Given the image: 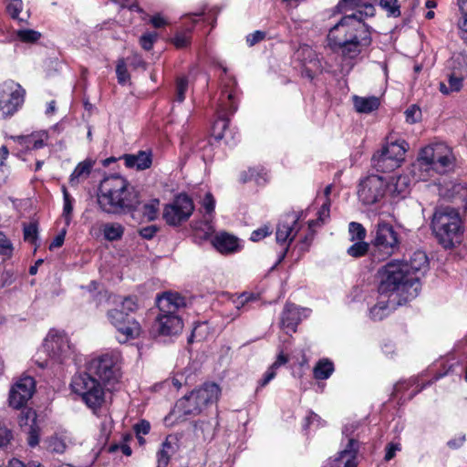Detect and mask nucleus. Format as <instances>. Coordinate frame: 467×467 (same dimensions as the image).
I'll list each match as a JSON object with an SVG mask.
<instances>
[{
	"label": "nucleus",
	"mask_w": 467,
	"mask_h": 467,
	"mask_svg": "<svg viewBox=\"0 0 467 467\" xmlns=\"http://www.w3.org/2000/svg\"><path fill=\"white\" fill-rule=\"evenodd\" d=\"M403 261H390L378 272L379 277V293L381 296L395 297L401 305L420 293V284L418 275H410Z\"/></svg>",
	"instance_id": "obj_1"
},
{
	"label": "nucleus",
	"mask_w": 467,
	"mask_h": 467,
	"mask_svg": "<svg viewBox=\"0 0 467 467\" xmlns=\"http://www.w3.org/2000/svg\"><path fill=\"white\" fill-rule=\"evenodd\" d=\"M98 203L104 213L120 214L135 210L140 200L137 192L125 178L112 175L100 182Z\"/></svg>",
	"instance_id": "obj_2"
},
{
	"label": "nucleus",
	"mask_w": 467,
	"mask_h": 467,
	"mask_svg": "<svg viewBox=\"0 0 467 467\" xmlns=\"http://www.w3.org/2000/svg\"><path fill=\"white\" fill-rule=\"evenodd\" d=\"M455 161L451 147L443 142L430 144L420 150L413 166V172L415 173V170L419 168L427 172L434 171L443 174L453 170Z\"/></svg>",
	"instance_id": "obj_3"
},
{
	"label": "nucleus",
	"mask_w": 467,
	"mask_h": 467,
	"mask_svg": "<svg viewBox=\"0 0 467 467\" xmlns=\"http://www.w3.org/2000/svg\"><path fill=\"white\" fill-rule=\"evenodd\" d=\"M431 227L439 243L446 249L453 247L454 244L460 241L462 221L454 208L437 209L433 214Z\"/></svg>",
	"instance_id": "obj_4"
},
{
	"label": "nucleus",
	"mask_w": 467,
	"mask_h": 467,
	"mask_svg": "<svg viewBox=\"0 0 467 467\" xmlns=\"http://www.w3.org/2000/svg\"><path fill=\"white\" fill-rule=\"evenodd\" d=\"M329 45H342L348 42L363 40V44L370 45L372 42L370 27L358 21L354 16L346 15L336 24L327 35Z\"/></svg>",
	"instance_id": "obj_5"
},
{
	"label": "nucleus",
	"mask_w": 467,
	"mask_h": 467,
	"mask_svg": "<svg viewBox=\"0 0 467 467\" xmlns=\"http://www.w3.org/2000/svg\"><path fill=\"white\" fill-rule=\"evenodd\" d=\"M371 255L375 261H383L394 254L400 248V238L393 226L379 221L371 232Z\"/></svg>",
	"instance_id": "obj_6"
},
{
	"label": "nucleus",
	"mask_w": 467,
	"mask_h": 467,
	"mask_svg": "<svg viewBox=\"0 0 467 467\" xmlns=\"http://www.w3.org/2000/svg\"><path fill=\"white\" fill-rule=\"evenodd\" d=\"M408 144L405 140L388 142L371 159L372 166L380 172H390L400 167L405 159Z\"/></svg>",
	"instance_id": "obj_7"
},
{
	"label": "nucleus",
	"mask_w": 467,
	"mask_h": 467,
	"mask_svg": "<svg viewBox=\"0 0 467 467\" xmlns=\"http://www.w3.org/2000/svg\"><path fill=\"white\" fill-rule=\"evenodd\" d=\"M70 386L73 392L81 396L83 401L90 408L99 407L104 401L103 388L89 372L75 375Z\"/></svg>",
	"instance_id": "obj_8"
},
{
	"label": "nucleus",
	"mask_w": 467,
	"mask_h": 467,
	"mask_svg": "<svg viewBox=\"0 0 467 467\" xmlns=\"http://www.w3.org/2000/svg\"><path fill=\"white\" fill-rule=\"evenodd\" d=\"M26 89L14 80L0 84V115L8 117L16 114L25 102Z\"/></svg>",
	"instance_id": "obj_9"
},
{
	"label": "nucleus",
	"mask_w": 467,
	"mask_h": 467,
	"mask_svg": "<svg viewBox=\"0 0 467 467\" xmlns=\"http://www.w3.org/2000/svg\"><path fill=\"white\" fill-rule=\"evenodd\" d=\"M194 211L192 200L186 193H180L163 208L162 217L167 224L179 226L186 222Z\"/></svg>",
	"instance_id": "obj_10"
},
{
	"label": "nucleus",
	"mask_w": 467,
	"mask_h": 467,
	"mask_svg": "<svg viewBox=\"0 0 467 467\" xmlns=\"http://www.w3.org/2000/svg\"><path fill=\"white\" fill-rule=\"evenodd\" d=\"M387 182L379 175H369L360 181L358 196L364 205L379 202L385 195Z\"/></svg>",
	"instance_id": "obj_11"
},
{
	"label": "nucleus",
	"mask_w": 467,
	"mask_h": 467,
	"mask_svg": "<svg viewBox=\"0 0 467 467\" xmlns=\"http://www.w3.org/2000/svg\"><path fill=\"white\" fill-rule=\"evenodd\" d=\"M107 317L109 322L117 328L119 334L118 339L120 343L135 338L140 335V324L135 319L130 318L128 312L114 308L108 311Z\"/></svg>",
	"instance_id": "obj_12"
},
{
	"label": "nucleus",
	"mask_w": 467,
	"mask_h": 467,
	"mask_svg": "<svg viewBox=\"0 0 467 467\" xmlns=\"http://www.w3.org/2000/svg\"><path fill=\"white\" fill-rule=\"evenodd\" d=\"M88 370L90 374L98 376L104 384H114L119 377V368L109 355H103L92 359L88 364Z\"/></svg>",
	"instance_id": "obj_13"
},
{
	"label": "nucleus",
	"mask_w": 467,
	"mask_h": 467,
	"mask_svg": "<svg viewBox=\"0 0 467 467\" xmlns=\"http://www.w3.org/2000/svg\"><path fill=\"white\" fill-rule=\"evenodd\" d=\"M35 387V380L32 377H24L16 381L10 389V406L14 409H21L24 407L32 398Z\"/></svg>",
	"instance_id": "obj_14"
},
{
	"label": "nucleus",
	"mask_w": 467,
	"mask_h": 467,
	"mask_svg": "<svg viewBox=\"0 0 467 467\" xmlns=\"http://www.w3.org/2000/svg\"><path fill=\"white\" fill-rule=\"evenodd\" d=\"M43 348L50 358L62 360L68 354L70 346L64 333L51 330L45 339Z\"/></svg>",
	"instance_id": "obj_15"
},
{
	"label": "nucleus",
	"mask_w": 467,
	"mask_h": 467,
	"mask_svg": "<svg viewBox=\"0 0 467 467\" xmlns=\"http://www.w3.org/2000/svg\"><path fill=\"white\" fill-rule=\"evenodd\" d=\"M297 220L294 217L285 218L284 221L280 222L277 225L276 229V242L278 244H285L288 242L290 244L296 237V234L299 231V227L297 225ZM289 244L286 245L284 252L280 255L277 264H279L285 256V254L288 250Z\"/></svg>",
	"instance_id": "obj_16"
},
{
	"label": "nucleus",
	"mask_w": 467,
	"mask_h": 467,
	"mask_svg": "<svg viewBox=\"0 0 467 467\" xmlns=\"http://www.w3.org/2000/svg\"><path fill=\"white\" fill-rule=\"evenodd\" d=\"M155 327L162 336H172L179 334L183 327V322L178 315L159 314Z\"/></svg>",
	"instance_id": "obj_17"
},
{
	"label": "nucleus",
	"mask_w": 467,
	"mask_h": 467,
	"mask_svg": "<svg viewBox=\"0 0 467 467\" xmlns=\"http://www.w3.org/2000/svg\"><path fill=\"white\" fill-rule=\"evenodd\" d=\"M160 314L177 315V311L186 306L185 298L178 293L165 292L157 298Z\"/></svg>",
	"instance_id": "obj_18"
},
{
	"label": "nucleus",
	"mask_w": 467,
	"mask_h": 467,
	"mask_svg": "<svg viewBox=\"0 0 467 467\" xmlns=\"http://www.w3.org/2000/svg\"><path fill=\"white\" fill-rule=\"evenodd\" d=\"M358 443L355 439H349L346 448L339 451L330 462V467H357L356 455Z\"/></svg>",
	"instance_id": "obj_19"
},
{
	"label": "nucleus",
	"mask_w": 467,
	"mask_h": 467,
	"mask_svg": "<svg viewBox=\"0 0 467 467\" xmlns=\"http://www.w3.org/2000/svg\"><path fill=\"white\" fill-rule=\"evenodd\" d=\"M192 391L195 396L194 399H197L200 409L202 411L208 406L218 400L221 389L215 383H204L202 387Z\"/></svg>",
	"instance_id": "obj_20"
},
{
	"label": "nucleus",
	"mask_w": 467,
	"mask_h": 467,
	"mask_svg": "<svg viewBox=\"0 0 467 467\" xmlns=\"http://www.w3.org/2000/svg\"><path fill=\"white\" fill-rule=\"evenodd\" d=\"M48 133L45 130L32 132L27 136H12L11 139L17 141L26 150H34L46 146Z\"/></svg>",
	"instance_id": "obj_21"
},
{
	"label": "nucleus",
	"mask_w": 467,
	"mask_h": 467,
	"mask_svg": "<svg viewBox=\"0 0 467 467\" xmlns=\"http://www.w3.org/2000/svg\"><path fill=\"white\" fill-rule=\"evenodd\" d=\"M125 165L129 168H136L143 171L150 167L152 155L150 151L140 150L137 154H125L122 156Z\"/></svg>",
	"instance_id": "obj_22"
},
{
	"label": "nucleus",
	"mask_w": 467,
	"mask_h": 467,
	"mask_svg": "<svg viewBox=\"0 0 467 467\" xmlns=\"http://www.w3.org/2000/svg\"><path fill=\"white\" fill-rule=\"evenodd\" d=\"M383 297L380 296V299L370 308V317L375 321H380L388 317L395 309L396 305H399L398 299L395 297H388V300L383 299Z\"/></svg>",
	"instance_id": "obj_23"
},
{
	"label": "nucleus",
	"mask_w": 467,
	"mask_h": 467,
	"mask_svg": "<svg viewBox=\"0 0 467 467\" xmlns=\"http://www.w3.org/2000/svg\"><path fill=\"white\" fill-rule=\"evenodd\" d=\"M352 101L356 111L359 114H371L380 106V98L376 96L361 97L354 95Z\"/></svg>",
	"instance_id": "obj_24"
},
{
	"label": "nucleus",
	"mask_w": 467,
	"mask_h": 467,
	"mask_svg": "<svg viewBox=\"0 0 467 467\" xmlns=\"http://www.w3.org/2000/svg\"><path fill=\"white\" fill-rule=\"evenodd\" d=\"M194 398L193 391H191L190 394L185 395L176 402L175 410L185 416L199 415L202 410L200 409L197 399Z\"/></svg>",
	"instance_id": "obj_25"
},
{
	"label": "nucleus",
	"mask_w": 467,
	"mask_h": 467,
	"mask_svg": "<svg viewBox=\"0 0 467 467\" xmlns=\"http://www.w3.org/2000/svg\"><path fill=\"white\" fill-rule=\"evenodd\" d=\"M213 245L221 254L234 253L238 248V240L227 233H221L213 239Z\"/></svg>",
	"instance_id": "obj_26"
},
{
	"label": "nucleus",
	"mask_w": 467,
	"mask_h": 467,
	"mask_svg": "<svg viewBox=\"0 0 467 467\" xmlns=\"http://www.w3.org/2000/svg\"><path fill=\"white\" fill-rule=\"evenodd\" d=\"M301 321V309L294 304H286L284 307L281 325L296 331V327Z\"/></svg>",
	"instance_id": "obj_27"
},
{
	"label": "nucleus",
	"mask_w": 467,
	"mask_h": 467,
	"mask_svg": "<svg viewBox=\"0 0 467 467\" xmlns=\"http://www.w3.org/2000/svg\"><path fill=\"white\" fill-rule=\"evenodd\" d=\"M408 266L410 275H417V273L425 271L428 268V257L422 251H416L409 262H404Z\"/></svg>",
	"instance_id": "obj_28"
},
{
	"label": "nucleus",
	"mask_w": 467,
	"mask_h": 467,
	"mask_svg": "<svg viewBox=\"0 0 467 467\" xmlns=\"http://www.w3.org/2000/svg\"><path fill=\"white\" fill-rule=\"evenodd\" d=\"M93 161L86 160L77 165L75 170L70 175L69 183L72 186L78 185L81 181L87 179L90 173Z\"/></svg>",
	"instance_id": "obj_29"
},
{
	"label": "nucleus",
	"mask_w": 467,
	"mask_h": 467,
	"mask_svg": "<svg viewBox=\"0 0 467 467\" xmlns=\"http://www.w3.org/2000/svg\"><path fill=\"white\" fill-rule=\"evenodd\" d=\"M175 451V444L171 441L169 437L166 438V440L162 442L161 449L158 451L157 454V467H167L171 455H173Z\"/></svg>",
	"instance_id": "obj_30"
},
{
	"label": "nucleus",
	"mask_w": 467,
	"mask_h": 467,
	"mask_svg": "<svg viewBox=\"0 0 467 467\" xmlns=\"http://www.w3.org/2000/svg\"><path fill=\"white\" fill-rule=\"evenodd\" d=\"M362 42L363 40L358 39L357 41L348 42V44L330 46L333 47L334 48H340L343 56L348 57L349 58H354L361 53L363 47H367L369 46L365 45Z\"/></svg>",
	"instance_id": "obj_31"
},
{
	"label": "nucleus",
	"mask_w": 467,
	"mask_h": 467,
	"mask_svg": "<svg viewBox=\"0 0 467 467\" xmlns=\"http://www.w3.org/2000/svg\"><path fill=\"white\" fill-rule=\"evenodd\" d=\"M356 9V11L349 16H354L358 21L364 22L365 18L372 17L375 15V7L372 4L364 3L360 0L359 5H352L348 8V10Z\"/></svg>",
	"instance_id": "obj_32"
},
{
	"label": "nucleus",
	"mask_w": 467,
	"mask_h": 467,
	"mask_svg": "<svg viewBox=\"0 0 467 467\" xmlns=\"http://www.w3.org/2000/svg\"><path fill=\"white\" fill-rule=\"evenodd\" d=\"M334 371V365L328 359H322L314 368V377L317 379H327Z\"/></svg>",
	"instance_id": "obj_33"
},
{
	"label": "nucleus",
	"mask_w": 467,
	"mask_h": 467,
	"mask_svg": "<svg viewBox=\"0 0 467 467\" xmlns=\"http://www.w3.org/2000/svg\"><path fill=\"white\" fill-rule=\"evenodd\" d=\"M123 232V227L119 223H106L103 226L104 237L109 241L120 239Z\"/></svg>",
	"instance_id": "obj_34"
},
{
	"label": "nucleus",
	"mask_w": 467,
	"mask_h": 467,
	"mask_svg": "<svg viewBox=\"0 0 467 467\" xmlns=\"http://www.w3.org/2000/svg\"><path fill=\"white\" fill-rule=\"evenodd\" d=\"M348 234L351 242L364 241L367 235V231L361 223L351 222L348 224Z\"/></svg>",
	"instance_id": "obj_35"
},
{
	"label": "nucleus",
	"mask_w": 467,
	"mask_h": 467,
	"mask_svg": "<svg viewBox=\"0 0 467 467\" xmlns=\"http://www.w3.org/2000/svg\"><path fill=\"white\" fill-rule=\"evenodd\" d=\"M64 206H63V217L65 219L66 226H68L71 222V214L73 212V198L70 196L66 187H62Z\"/></svg>",
	"instance_id": "obj_36"
},
{
	"label": "nucleus",
	"mask_w": 467,
	"mask_h": 467,
	"mask_svg": "<svg viewBox=\"0 0 467 467\" xmlns=\"http://www.w3.org/2000/svg\"><path fill=\"white\" fill-rule=\"evenodd\" d=\"M369 249V244L365 241H357L347 250L348 255L358 258L365 255Z\"/></svg>",
	"instance_id": "obj_37"
},
{
	"label": "nucleus",
	"mask_w": 467,
	"mask_h": 467,
	"mask_svg": "<svg viewBox=\"0 0 467 467\" xmlns=\"http://www.w3.org/2000/svg\"><path fill=\"white\" fill-rule=\"evenodd\" d=\"M160 201L158 199H151L150 202L143 205V216L148 221H153L157 218L159 213Z\"/></svg>",
	"instance_id": "obj_38"
},
{
	"label": "nucleus",
	"mask_w": 467,
	"mask_h": 467,
	"mask_svg": "<svg viewBox=\"0 0 467 467\" xmlns=\"http://www.w3.org/2000/svg\"><path fill=\"white\" fill-rule=\"evenodd\" d=\"M230 125V119H215L213 124V134L217 139L226 137L227 129Z\"/></svg>",
	"instance_id": "obj_39"
},
{
	"label": "nucleus",
	"mask_w": 467,
	"mask_h": 467,
	"mask_svg": "<svg viewBox=\"0 0 467 467\" xmlns=\"http://www.w3.org/2000/svg\"><path fill=\"white\" fill-rule=\"evenodd\" d=\"M394 192L399 195H405L410 185V179L408 175H400L395 179L393 183Z\"/></svg>",
	"instance_id": "obj_40"
},
{
	"label": "nucleus",
	"mask_w": 467,
	"mask_h": 467,
	"mask_svg": "<svg viewBox=\"0 0 467 467\" xmlns=\"http://www.w3.org/2000/svg\"><path fill=\"white\" fill-rule=\"evenodd\" d=\"M237 109V102L234 94L231 91L226 95V99L222 103V110L224 115L234 114Z\"/></svg>",
	"instance_id": "obj_41"
},
{
	"label": "nucleus",
	"mask_w": 467,
	"mask_h": 467,
	"mask_svg": "<svg viewBox=\"0 0 467 467\" xmlns=\"http://www.w3.org/2000/svg\"><path fill=\"white\" fill-rule=\"evenodd\" d=\"M16 35L21 41L26 43H35L41 36V34L39 32L35 31L33 29L18 30Z\"/></svg>",
	"instance_id": "obj_42"
},
{
	"label": "nucleus",
	"mask_w": 467,
	"mask_h": 467,
	"mask_svg": "<svg viewBox=\"0 0 467 467\" xmlns=\"http://www.w3.org/2000/svg\"><path fill=\"white\" fill-rule=\"evenodd\" d=\"M380 6L386 10L389 16L398 17L400 16V5L398 0H380Z\"/></svg>",
	"instance_id": "obj_43"
},
{
	"label": "nucleus",
	"mask_w": 467,
	"mask_h": 467,
	"mask_svg": "<svg viewBox=\"0 0 467 467\" xmlns=\"http://www.w3.org/2000/svg\"><path fill=\"white\" fill-rule=\"evenodd\" d=\"M116 74L119 84L126 83L130 78V74L127 70L126 63L123 58L118 60Z\"/></svg>",
	"instance_id": "obj_44"
},
{
	"label": "nucleus",
	"mask_w": 467,
	"mask_h": 467,
	"mask_svg": "<svg viewBox=\"0 0 467 467\" xmlns=\"http://www.w3.org/2000/svg\"><path fill=\"white\" fill-rule=\"evenodd\" d=\"M66 448V442L59 437H51L48 441V449L53 452L63 453Z\"/></svg>",
	"instance_id": "obj_45"
},
{
	"label": "nucleus",
	"mask_w": 467,
	"mask_h": 467,
	"mask_svg": "<svg viewBox=\"0 0 467 467\" xmlns=\"http://www.w3.org/2000/svg\"><path fill=\"white\" fill-rule=\"evenodd\" d=\"M158 37L157 33H146L140 38V46L143 49L149 51L152 48L154 42Z\"/></svg>",
	"instance_id": "obj_46"
},
{
	"label": "nucleus",
	"mask_w": 467,
	"mask_h": 467,
	"mask_svg": "<svg viewBox=\"0 0 467 467\" xmlns=\"http://www.w3.org/2000/svg\"><path fill=\"white\" fill-rule=\"evenodd\" d=\"M37 238V226L35 223H30L24 226L25 241L34 243Z\"/></svg>",
	"instance_id": "obj_47"
},
{
	"label": "nucleus",
	"mask_w": 467,
	"mask_h": 467,
	"mask_svg": "<svg viewBox=\"0 0 467 467\" xmlns=\"http://www.w3.org/2000/svg\"><path fill=\"white\" fill-rule=\"evenodd\" d=\"M188 88V80L185 78H181L177 80L176 84V99L182 102L185 99V92Z\"/></svg>",
	"instance_id": "obj_48"
},
{
	"label": "nucleus",
	"mask_w": 467,
	"mask_h": 467,
	"mask_svg": "<svg viewBox=\"0 0 467 467\" xmlns=\"http://www.w3.org/2000/svg\"><path fill=\"white\" fill-rule=\"evenodd\" d=\"M13 252V245L6 236L0 232V254L10 256Z\"/></svg>",
	"instance_id": "obj_49"
},
{
	"label": "nucleus",
	"mask_w": 467,
	"mask_h": 467,
	"mask_svg": "<svg viewBox=\"0 0 467 467\" xmlns=\"http://www.w3.org/2000/svg\"><path fill=\"white\" fill-rule=\"evenodd\" d=\"M12 439V431L0 424V448L7 446Z\"/></svg>",
	"instance_id": "obj_50"
},
{
	"label": "nucleus",
	"mask_w": 467,
	"mask_h": 467,
	"mask_svg": "<svg viewBox=\"0 0 467 467\" xmlns=\"http://www.w3.org/2000/svg\"><path fill=\"white\" fill-rule=\"evenodd\" d=\"M265 31L257 30L246 36V42L249 47H253L265 38Z\"/></svg>",
	"instance_id": "obj_51"
},
{
	"label": "nucleus",
	"mask_w": 467,
	"mask_h": 467,
	"mask_svg": "<svg viewBox=\"0 0 467 467\" xmlns=\"http://www.w3.org/2000/svg\"><path fill=\"white\" fill-rule=\"evenodd\" d=\"M6 9L12 18H17L19 13L22 10V1L11 0V2L7 5Z\"/></svg>",
	"instance_id": "obj_52"
},
{
	"label": "nucleus",
	"mask_w": 467,
	"mask_h": 467,
	"mask_svg": "<svg viewBox=\"0 0 467 467\" xmlns=\"http://www.w3.org/2000/svg\"><path fill=\"white\" fill-rule=\"evenodd\" d=\"M138 308L137 300L134 297H125L121 303V309L125 312L132 313Z\"/></svg>",
	"instance_id": "obj_53"
},
{
	"label": "nucleus",
	"mask_w": 467,
	"mask_h": 467,
	"mask_svg": "<svg viewBox=\"0 0 467 467\" xmlns=\"http://www.w3.org/2000/svg\"><path fill=\"white\" fill-rule=\"evenodd\" d=\"M462 78L451 75L448 79V86L451 92H458L462 87Z\"/></svg>",
	"instance_id": "obj_54"
},
{
	"label": "nucleus",
	"mask_w": 467,
	"mask_h": 467,
	"mask_svg": "<svg viewBox=\"0 0 467 467\" xmlns=\"http://www.w3.org/2000/svg\"><path fill=\"white\" fill-rule=\"evenodd\" d=\"M159 231V228L156 225H149L146 227H142L139 230L140 235L144 239H151Z\"/></svg>",
	"instance_id": "obj_55"
},
{
	"label": "nucleus",
	"mask_w": 467,
	"mask_h": 467,
	"mask_svg": "<svg viewBox=\"0 0 467 467\" xmlns=\"http://www.w3.org/2000/svg\"><path fill=\"white\" fill-rule=\"evenodd\" d=\"M202 206L205 209L207 213H211L213 212L214 206H215V200H214L213 196L212 195V193L207 192L205 194L203 201H202Z\"/></svg>",
	"instance_id": "obj_56"
},
{
	"label": "nucleus",
	"mask_w": 467,
	"mask_h": 467,
	"mask_svg": "<svg viewBox=\"0 0 467 467\" xmlns=\"http://www.w3.org/2000/svg\"><path fill=\"white\" fill-rule=\"evenodd\" d=\"M176 47L182 48L190 44V36L186 34H177L173 39Z\"/></svg>",
	"instance_id": "obj_57"
},
{
	"label": "nucleus",
	"mask_w": 467,
	"mask_h": 467,
	"mask_svg": "<svg viewBox=\"0 0 467 467\" xmlns=\"http://www.w3.org/2000/svg\"><path fill=\"white\" fill-rule=\"evenodd\" d=\"M288 361V358L281 351L277 358H276V360L268 368L267 370H272L273 372H275L276 373V369L281 367L282 365H285L286 364Z\"/></svg>",
	"instance_id": "obj_58"
},
{
	"label": "nucleus",
	"mask_w": 467,
	"mask_h": 467,
	"mask_svg": "<svg viewBox=\"0 0 467 467\" xmlns=\"http://www.w3.org/2000/svg\"><path fill=\"white\" fill-rule=\"evenodd\" d=\"M66 233H67V228L65 227L61 230L59 234H57L55 237V239L52 241V243L50 244V245H49L50 250H53L55 248H58V247L62 246L64 240H65Z\"/></svg>",
	"instance_id": "obj_59"
},
{
	"label": "nucleus",
	"mask_w": 467,
	"mask_h": 467,
	"mask_svg": "<svg viewBox=\"0 0 467 467\" xmlns=\"http://www.w3.org/2000/svg\"><path fill=\"white\" fill-rule=\"evenodd\" d=\"M270 234L268 227H264L254 231L251 234V240L257 242Z\"/></svg>",
	"instance_id": "obj_60"
},
{
	"label": "nucleus",
	"mask_w": 467,
	"mask_h": 467,
	"mask_svg": "<svg viewBox=\"0 0 467 467\" xmlns=\"http://www.w3.org/2000/svg\"><path fill=\"white\" fill-rule=\"evenodd\" d=\"M329 206L330 201L326 200V202L322 204L320 211L318 212V221L324 223V221L329 217Z\"/></svg>",
	"instance_id": "obj_61"
},
{
	"label": "nucleus",
	"mask_w": 467,
	"mask_h": 467,
	"mask_svg": "<svg viewBox=\"0 0 467 467\" xmlns=\"http://www.w3.org/2000/svg\"><path fill=\"white\" fill-rule=\"evenodd\" d=\"M27 441H28V444L31 447H35L39 442L38 432L35 428H33V426H30V428H29Z\"/></svg>",
	"instance_id": "obj_62"
},
{
	"label": "nucleus",
	"mask_w": 467,
	"mask_h": 467,
	"mask_svg": "<svg viewBox=\"0 0 467 467\" xmlns=\"http://www.w3.org/2000/svg\"><path fill=\"white\" fill-rule=\"evenodd\" d=\"M150 429V425L147 420H141L138 424L135 425V431L137 435L140 434H148Z\"/></svg>",
	"instance_id": "obj_63"
},
{
	"label": "nucleus",
	"mask_w": 467,
	"mask_h": 467,
	"mask_svg": "<svg viewBox=\"0 0 467 467\" xmlns=\"http://www.w3.org/2000/svg\"><path fill=\"white\" fill-rule=\"evenodd\" d=\"M452 191H453V192H456V193L460 194V199L462 202H466L467 201V188L464 185H462V184H455L452 187Z\"/></svg>",
	"instance_id": "obj_64"
}]
</instances>
